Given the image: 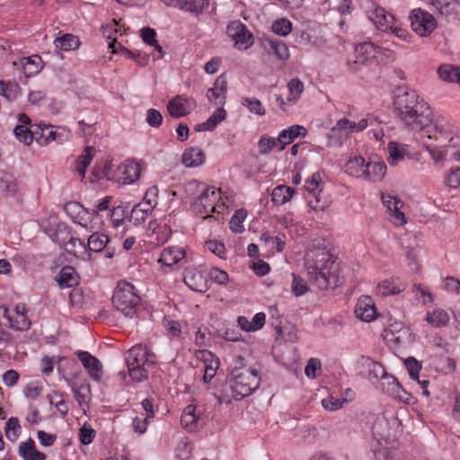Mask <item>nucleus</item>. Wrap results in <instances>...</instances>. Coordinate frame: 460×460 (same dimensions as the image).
Listing matches in <instances>:
<instances>
[{"mask_svg":"<svg viewBox=\"0 0 460 460\" xmlns=\"http://www.w3.org/2000/svg\"><path fill=\"white\" fill-rule=\"evenodd\" d=\"M60 247L75 257H83L87 252L86 243L74 236L65 224H59L51 236Z\"/></svg>","mask_w":460,"mask_h":460,"instance_id":"obj_6","label":"nucleus"},{"mask_svg":"<svg viewBox=\"0 0 460 460\" xmlns=\"http://www.w3.org/2000/svg\"><path fill=\"white\" fill-rule=\"evenodd\" d=\"M13 134L21 143L30 146L35 140V136L39 135V131H31L24 125H17L13 128Z\"/></svg>","mask_w":460,"mask_h":460,"instance_id":"obj_37","label":"nucleus"},{"mask_svg":"<svg viewBox=\"0 0 460 460\" xmlns=\"http://www.w3.org/2000/svg\"><path fill=\"white\" fill-rule=\"evenodd\" d=\"M412 293L415 295V298L421 301L424 305L432 303L434 300L431 292L421 284H414L412 287Z\"/></svg>","mask_w":460,"mask_h":460,"instance_id":"obj_47","label":"nucleus"},{"mask_svg":"<svg viewBox=\"0 0 460 460\" xmlns=\"http://www.w3.org/2000/svg\"><path fill=\"white\" fill-rule=\"evenodd\" d=\"M55 44L57 48L64 51H69L79 48L80 40L77 36L66 33L65 35L57 38L55 40Z\"/></svg>","mask_w":460,"mask_h":460,"instance_id":"obj_34","label":"nucleus"},{"mask_svg":"<svg viewBox=\"0 0 460 460\" xmlns=\"http://www.w3.org/2000/svg\"><path fill=\"white\" fill-rule=\"evenodd\" d=\"M219 199V192L214 187H204V190L200 193L196 201V205L202 207L200 213L208 215L216 211L215 204Z\"/></svg>","mask_w":460,"mask_h":460,"instance_id":"obj_16","label":"nucleus"},{"mask_svg":"<svg viewBox=\"0 0 460 460\" xmlns=\"http://www.w3.org/2000/svg\"><path fill=\"white\" fill-rule=\"evenodd\" d=\"M128 212L123 206H118L111 211V221L114 226H119L127 217Z\"/></svg>","mask_w":460,"mask_h":460,"instance_id":"obj_56","label":"nucleus"},{"mask_svg":"<svg viewBox=\"0 0 460 460\" xmlns=\"http://www.w3.org/2000/svg\"><path fill=\"white\" fill-rule=\"evenodd\" d=\"M327 137L328 146H341L346 138V134H344L341 130H335V128L332 127L327 134Z\"/></svg>","mask_w":460,"mask_h":460,"instance_id":"obj_53","label":"nucleus"},{"mask_svg":"<svg viewBox=\"0 0 460 460\" xmlns=\"http://www.w3.org/2000/svg\"><path fill=\"white\" fill-rule=\"evenodd\" d=\"M21 87L16 82L0 81V95L6 98L8 101H13L20 94Z\"/></svg>","mask_w":460,"mask_h":460,"instance_id":"obj_36","label":"nucleus"},{"mask_svg":"<svg viewBox=\"0 0 460 460\" xmlns=\"http://www.w3.org/2000/svg\"><path fill=\"white\" fill-rule=\"evenodd\" d=\"M358 369L360 376L367 378L372 383H376L386 376L384 366L370 357L362 356L358 361Z\"/></svg>","mask_w":460,"mask_h":460,"instance_id":"obj_10","label":"nucleus"},{"mask_svg":"<svg viewBox=\"0 0 460 460\" xmlns=\"http://www.w3.org/2000/svg\"><path fill=\"white\" fill-rule=\"evenodd\" d=\"M446 184L453 189L460 187V167L451 168L446 177Z\"/></svg>","mask_w":460,"mask_h":460,"instance_id":"obj_58","label":"nucleus"},{"mask_svg":"<svg viewBox=\"0 0 460 460\" xmlns=\"http://www.w3.org/2000/svg\"><path fill=\"white\" fill-rule=\"evenodd\" d=\"M199 420V417L196 413V406L193 404L187 405L183 412L181 416V424L184 429H189L190 431L193 430L196 428V423Z\"/></svg>","mask_w":460,"mask_h":460,"instance_id":"obj_32","label":"nucleus"},{"mask_svg":"<svg viewBox=\"0 0 460 460\" xmlns=\"http://www.w3.org/2000/svg\"><path fill=\"white\" fill-rule=\"evenodd\" d=\"M354 313L357 318L368 323L376 318V310L372 299L365 296L358 299Z\"/></svg>","mask_w":460,"mask_h":460,"instance_id":"obj_17","label":"nucleus"},{"mask_svg":"<svg viewBox=\"0 0 460 460\" xmlns=\"http://www.w3.org/2000/svg\"><path fill=\"white\" fill-rule=\"evenodd\" d=\"M366 161L362 156L349 159L345 164V172L356 178L364 179Z\"/></svg>","mask_w":460,"mask_h":460,"instance_id":"obj_29","label":"nucleus"},{"mask_svg":"<svg viewBox=\"0 0 460 460\" xmlns=\"http://www.w3.org/2000/svg\"><path fill=\"white\" fill-rule=\"evenodd\" d=\"M347 402L346 399H339L333 396H329L322 400V405L325 410L336 411L342 407L343 403Z\"/></svg>","mask_w":460,"mask_h":460,"instance_id":"obj_59","label":"nucleus"},{"mask_svg":"<svg viewBox=\"0 0 460 460\" xmlns=\"http://www.w3.org/2000/svg\"><path fill=\"white\" fill-rule=\"evenodd\" d=\"M116 46H118V48L120 49L121 51L124 52L128 58L136 60L139 66H145L148 64L149 56L147 54L142 53L140 51L135 52L133 50H128L122 47L121 44L118 43L116 40L109 44V47L112 49L113 53L118 51Z\"/></svg>","mask_w":460,"mask_h":460,"instance_id":"obj_30","label":"nucleus"},{"mask_svg":"<svg viewBox=\"0 0 460 460\" xmlns=\"http://www.w3.org/2000/svg\"><path fill=\"white\" fill-rule=\"evenodd\" d=\"M163 121L161 112L155 109H149L146 111V122L152 128H158Z\"/></svg>","mask_w":460,"mask_h":460,"instance_id":"obj_60","label":"nucleus"},{"mask_svg":"<svg viewBox=\"0 0 460 460\" xmlns=\"http://www.w3.org/2000/svg\"><path fill=\"white\" fill-rule=\"evenodd\" d=\"M246 217V211L243 209H238L234 212L230 219L229 225L230 229L234 233H242L243 231V222Z\"/></svg>","mask_w":460,"mask_h":460,"instance_id":"obj_50","label":"nucleus"},{"mask_svg":"<svg viewBox=\"0 0 460 460\" xmlns=\"http://www.w3.org/2000/svg\"><path fill=\"white\" fill-rule=\"evenodd\" d=\"M185 258V251L181 247H168L163 250L159 262L170 267Z\"/></svg>","mask_w":460,"mask_h":460,"instance_id":"obj_26","label":"nucleus"},{"mask_svg":"<svg viewBox=\"0 0 460 460\" xmlns=\"http://www.w3.org/2000/svg\"><path fill=\"white\" fill-rule=\"evenodd\" d=\"M292 29V23L286 18L276 20L271 26L272 31L279 35L285 37L288 35Z\"/></svg>","mask_w":460,"mask_h":460,"instance_id":"obj_49","label":"nucleus"},{"mask_svg":"<svg viewBox=\"0 0 460 460\" xmlns=\"http://www.w3.org/2000/svg\"><path fill=\"white\" fill-rule=\"evenodd\" d=\"M289 96L288 102L291 105L296 103L301 94L304 92V84L299 78H293L288 84Z\"/></svg>","mask_w":460,"mask_h":460,"instance_id":"obj_38","label":"nucleus"},{"mask_svg":"<svg viewBox=\"0 0 460 460\" xmlns=\"http://www.w3.org/2000/svg\"><path fill=\"white\" fill-rule=\"evenodd\" d=\"M321 182L322 176L320 172H314L311 178L305 181V189L314 195L317 202L319 201L318 194L321 192V190H319Z\"/></svg>","mask_w":460,"mask_h":460,"instance_id":"obj_48","label":"nucleus"},{"mask_svg":"<svg viewBox=\"0 0 460 460\" xmlns=\"http://www.w3.org/2000/svg\"><path fill=\"white\" fill-rule=\"evenodd\" d=\"M226 117V111H225V109L223 107H220L218 108L208 119V123L211 128V130H213L217 125L221 122L222 120H224Z\"/></svg>","mask_w":460,"mask_h":460,"instance_id":"obj_61","label":"nucleus"},{"mask_svg":"<svg viewBox=\"0 0 460 460\" xmlns=\"http://www.w3.org/2000/svg\"><path fill=\"white\" fill-rule=\"evenodd\" d=\"M125 361L130 378L134 382H143L148 378L147 368L155 366V356L146 346L137 344L128 350Z\"/></svg>","mask_w":460,"mask_h":460,"instance_id":"obj_4","label":"nucleus"},{"mask_svg":"<svg viewBox=\"0 0 460 460\" xmlns=\"http://www.w3.org/2000/svg\"><path fill=\"white\" fill-rule=\"evenodd\" d=\"M75 354L84 367L88 371L90 376L95 381H100L102 375V365L101 361L88 351L78 350Z\"/></svg>","mask_w":460,"mask_h":460,"instance_id":"obj_14","label":"nucleus"},{"mask_svg":"<svg viewBox=\"0 0 460 460\" xmlns=\"http://www.w3.org/2000/svg\"><path fill=\"white\" fill-rule=\"evenodd\" d=\"M305 268L309 281L321 290L336 288L342 284L340 266L325 247H314L305 256Z\"/></svg>","mask_w":460,"mask_h":460,"instance_id":"obj_1","label":"nucleus"},{"mask_svg":"<svg viewBox=\"0 0 460 460\" xmlns=\"http://www.w3.org/2000/svg\"><path fill=\"white\" fill-rule=\"evenodd\" d=\"M18 454L22 460H46L45 453L36 449L35 442L32 438L21 442L18 447Z\"/></svg>","mask_w":460,"mask_h":460,"instance_id":"obj_21","label":"nucleus"},{"mask_svg":"<svg viewBox=\"0 0 460 460\" xmlns=\"http://www.w3.org/2000/svg\"><path fill=\"white\" fill-rule=\"evenodd\" d=\"M20 429L21 426L18 418L11 417L5 423L4 432L6 438L14 442L19 437Z\"/></svg>","mask_w":460,"mask_h":460,"instance_id":"obj_45","label":"nucleus"},{"mask_svg":"<svg viewBox=\"0 0 460 460\" xmlns=\"http://www.w3.org/2000/svg\"><path fill=\"white\" fill-rule=\"evenodd\" d=\"M382 379L385 380L387 384V387L383 388L385 393L392 396H396L402 401L407 399L406 397L409 396V394L394 376L388 375L386 372V376Z\"/></svg>","mask_w":460,"mask_h":460,"instance_id":"obj_28","label":"nucleus"},{"mask_svg":"<svg viewBox=\"0 0 460 460\" xmlns=\"http://www.w3.org/2000/svg\"><path fill=\"white\" fill-rule=\"evenodd\" d=\"M31 325V322L26 315H20L13 317L9 327L15 331L23 332L29 330Z\"/></svg>","mask_w":460,"mask_h":460,"instance_id":"obj_55","label":"nucleus"},{"mask_svg":"<svg viewBox=\"0 0 460 460\" xmlns=\"http://www.w3.org/2000/svg\"><path fill=\"white\" fill-rule=\"evenodd\" d=\"M226 34L238 49H247L253 44V36L240 21H232L226 27Z\"/></svg>","mask_w":460,"mask_h":460,"instance_id":"obj_9","label":"nucleus"},{"mask_svg":"<svg viewBox=\"0 0 460 460\" xmlns=\"http://www.w3.org/2000/svg\"><path fill=\"white\" fill-rule=\"evenodd\" d=\"M378 295L388 296L400 294L404 290V287L398 279H388L380 282L376 288Z\"/></svg>","mask_w":460,"mask_h":460,"instance_id":"obj_27","label":"nucleus"},{"mask_svg":"<svg viewBox=\"0 0 460 460\" xmlns=\"http://www.w3.org/2000/svg\"><path fill=\"white\" fill-rule=\"evenodd\" d=\"M431 4L448 21H460L459 0H430Z\"/></svg>","mask_w":460,"mask_h":460,"instance_id":"obj_15","label":"nucleus"},{"mask_svg":"<svg viewBox=\"0 0 460 460\" xmlns=\"http://www.w3.org/2000/svg\"><path fill=\"white\" fill-rule=\"evenodd\" d=\"M184 283L193 291L204 293L210 288L207 274L195 267H189L184 271Z\"/></svg>","mask_w":460,"mask_h":460,"instance_id":"obj_11","label":"nucleus"},{"mask_svg":"<svg viewBox=\"0 0 460 460\" xmlns=\"http://www.w3.org/2000/svg\"><path fill=\"white\" fill-rule=\"evenodd\" d=\"M294 193L295 190L291 187L279 185L272 190L271 200L275 205L280 206L288 202L293 197Z\"/></svg>","mask_w":460,"mask_h":460,"instance_id":"obj_31","label":"nucleus"},{"mask_svg":"<svg viewBox=\"0 0 460 460\" xmlns=\"http://www.w3.org/2000/svg\"><path fill=\"white\" fill-rule=\"evenodd\" d=\"M37 127L40 130V133L39 132V135L35 136V140L38 144L45 146L56 139L57 132L53 129L52 126L39 124Z\"/></svg>","mask_w":460,"mask_h":460,"instance_id":"obj_39","label":"nucleus"},{"mask_svg":"<svg viewBox=\"0 0 460 460\" xmlns=\"http://www.w3.org/2000/svg\"><path fill=\"white\" fill-rule=\"evenodd\" d=\"M410 19L412 30L421 37L430 34L437 28L434 16L420 8L411 11Z\"/></svg>","mask_w":460,"mask_h":460,"instance_id":"obj_8","label":"nucleus"},{"mask_svg":"<svg viewBox=\"0 0 460 460\" xmlns=\"http://www.w3.org/2000/svg\"><path fill=\"white\" fill-rule=\"evenodd\" d=\"M426 321L436 328L446 326L449 322L448 314L443 309H436L432 313H428Z\"/></svg>","mask_w":460,"mask_h":460,"instance_id":"obj_35","label":"nucleus"},{"mask_svg":"<svg viewBox=\"0 0 460 460\" xmlns=\"http://www.w3.org/2000/svg\"><path fill=\"white\" fill-rule=\"evenodd\" d=\"M370 20L375 25L383 31H391L398 37H402L403 31L394 26V18L393 14L386 12L382 7H376L369 15Z\"/></svg>","mask_w":460,"mask_h":460,"instance_id":"obj_12","label":"nucleus"},{"mask_svg":"<svg viewBox=\"0 0 460 460\" xmlns=\"http://www.w3.org/2000/svg\"><path fill=\"white\" fill-rule=\"evenodd\" d=\"M321 361L318 358H312L307 361L305 373L309 378H315L321 371Z\"/></svg>","mask_w":460,"mask_h":460,"instance_id":"obj_54","label":"nucleus"},{"mask_svg":"<svg viewBox=\"0 0 460 460\" xmlns=\"http://www.w3.org/2000/svg\"><path fill=\"white\" fill-rule=\"evenodd\" d=\"M241 104L247 108L250 112L258 116H263L266 113L262 103L255 97H243L241 100Z\"/></svg>","mask_w":460,"mask_h":460,"instance_id":"obj_44","label":"nucleus"},{"mask_svg":"<svg viewBox=\"0 0 460 460\" xmlns=\"http://www.w3.org/2000/svg\"><path fill=\"white\" fill-rule=\"evenodd\" d=\"M175 4L181 9L197 13H201L208 4V0H175Z\"/></svg>","mask_w":460,"mask_h":460,"instance_id":"obj_41","label":"nucleus"},{"mask_svg":"<svg viewBox=\"0 0 460 460\" xmlns=\"http://www.w3.org/2000/svg\"><path fill=\"white\" fill-rule=\"evenodd\" d=\"M47 397L49 399V403L58 411V412L63 418L67 415L69 407L67 402L65 401L62 394L53 392V394H48Z\"/></svg>","mask_w":460,"mask_h":460,"instance_id":"obj_42","label":"nucleus"},{"mask_svg":"<svg viewBox=\"0 0 460 460\" xmlns=\"http://www.w3.org/2000/svg\"><path fill=\"white\" fill-rule=\"evenodd\" d=\"M95 149L93 146H86L84 148V154L81 155L77 159V164L84 165V167H87L92 162L94 156Z\"/></svg>","mask_w":460,"mask_h":460,"instance_id":"obj_63","label":"nucleus"},{"mask_svg":"<svg viewBox=\"0 0 460 460\" xmlns=\"http://www.w3.org/2000/svg\"><path fill=\"white\" fill-rule=\"evenodd\" d=\"M292 277H293V281H292V286H291L292 293L296 296H301L305 295L309 290L306 281L304 279H302L300 276H298L295 273L292 274Z\"/></svg>","mask_w":460,"mask_h":460,"instance_id":"obj_51","label":"nucleus"},{"mask_svg":"<svg viewBox=\"0 0 460 460\" xmlns=\"http://www.w3.org/2000/svg\"><path fill=\"white\" fill-rule=\"evenodd\" d=\"M226 383L231 390L232 397L235 401H240L259 388L261 377L256 369L235 367L227 376Z\"/></svg>","mask_w":460,"mask_h":460,"instance_id":"obj_3","label":"nucleus"},{"mask_svg":"<svg viewBox=\"0 0 460 460\" xmlns=\"http://www.w3.org/2000/svg\"><path fill=\"white\" fill-rule=\"evenodd\" d=\"M205 161V154L199 147H189L182 154L181 162L188 168L198 167Z\"/></svg>","mask_w":460,"mask_h":460,"instance_id":"obj_25","label":"nucleus"},{"mask_svg":"<svg viewBox=\"0 0 460 460\" xmlns=\"http://www.w3.org/2000/svg\"><path fill=\"white\" fill-rule=\"evenodd\" d=\"M61 288H69L79 284V275L71 266H64L55 277Z\"/></svg>","mask_w":460,"mask_h":460,"instance_id":"obj_20","label":"nucleus"},{"mask_svg":"<svg viewBox=\"0 0 460 460\" xmlns=\"http://www.w3.org/2000/svg\"><path fill=\"white\" fill-rule=\"evenodd\" d=\"M394 112L399 119L412 129H423L431 124V111L427 102L419 101L415 90L399 86L394 98Z\"/></svg>","mask_w":460,"mask_h":460,"instance_id":"obj_2","label":"nucleus"},{"mask_svg":"<svg viewBox=\"0 0 460 460\" xmlns=\"http://www.w3.org/2000/svg\"><path fill=\"white\" fill-rule=\"evenodd\" d=\"M86 248L87 252H103L104 257L107 259L113 258L115 253V247L111 244L108 236L100 233H93L89 236Z\"/></svg>","mask_w":460,"mask_h":460,"instance_id":"obj_13","label":"nucleus"},{"mask_svg":"<svg viewBox=\"0 0 460 460\" xmlns=\"http://www.w3.org/2000/svg\"><path fill=\"white\" fill-rule=\"evenodd\" d=\"M386 164L383 161H369L366 163L364 180L373 182L381 181L386 173Z\"/></svg>","mask_w":460,"mask_h":460,"instance_id":"obj_22","label":"nucleus"},{"mask_svg":"<svg viewBox=\"0 0 460 460\" xmlns=\"http://www.w3.org/2000/svg\"><path fill=\"white\" fill-rule=\"evenodd\" d=\"M262 45L268 51L273 52L279 60H287L289 58L288 48L283 40L271 37H264Z\"/></svg>","mask_w":460,"mask_h":460,"instance_id":"obj_19","label":"nucleus"},{"mask_svg":"<svg viewBox=\"0 0 460 460\" xmlns=\"http://www.w3.org/2000/svg\"><path fill=\"white\" fill-rule=\"evenodd\" d=\"M279 141L278 138L271 137L266 134L261 136L258 142L259 153L261 155H268L274 148L279 150Z\"/></svg>","mask_w":460,"mask_h":460,"instance_id":"obj_43","label":"nucleus"},{"mask_svg":"<svg viewBox=\"0 0 460 460\" xmlns=\"http://www.w3.org/2000/svg\"><path fill=\"white\" fill-rule=\"evenodd\" d=\"M306 128L301 125H293L282 130L278 137L279 141V151H283L288 144L292 143L298 137H305Z\"/></svg>","mask_w":460,"mask_h":460,"instance_id":"obj_18","label":"nucleus"},{"mask_svg":"<svg viewBox=\"0 0 460 460\" xmlns=\"http://www.w3.org/2000/svg\"><path fill=\"white\" fill-rule=\"evenodd\" d=\"M96 432L91 426L84 425L79 429V439L83 445L91 444L93 441Z\"/></svg>","mask_w":460,"mask_h":460,"instance_id":"obj_57","label":"nucleus"},{"mask_svg":"<svg viewBox=\"0 0 460 460\" xmlns=\"http://www.w3.org/2000/svg\"><path fill=\"white\" fill-rule=\"evenodd\" d=\"M458 67L451 64H443L439 66L438 74L439 77L448 83H457Z\"/></svg>","mask_w":460,"mask_h":460,"instance_id":"obj_40","label":"nucleus"},{"mask_svg":"<svg viewBox=\"0 0 460 460\" xmlns=\"http://www.w3.org/2000/svg\"><path fill=\"white\" fill-rule=\"evenodd\" d=\"M118 171L122 175V181L125 184L135 182L141 174L140 165L133 161H128L119 165Z\"/></svg>","mask_w":460,"mask_h":460,"instance_id":"obj_23","label":"nucleus"},{"mask_svg":"<svg viewBox=\"0 0 460 460\" xmlns=\"http://www.w3.org/2000/svg\"><path fill=\"white\" fill-rule=\"evenodd\" d=\"M187 99L183 98L181 95H177L169 101L167 104V110L170 115L173 118H181L188 114L186 107L184 105V102Z\"/></svg>","mask_w":460,"mask_h":460,"instance_id":"obj_33","label":"nucleus"},{"mask_svg":"<svg viewBox=\"0 0 460 460\" xmlns=\"http://www.w3.org/2000/svg\"><path fill=\"white\" fill-rule=\"evenodd\" d=\"M140 300V296L136 293L132 284L127 281L118 283L112 296V305L117 311L121 312L127 317H133Z\"/></svg>","mask_w":460,"mask_h":460,"instance_id":"obj_5","label":"nucleus"},{"mask_svg":"<svg viewBox=\"0 0 460 460\" xmlns=\"http://www.w3.org/2000/svg\"><path fill=\"white\" fill-rule=\"evenodd\" d=\"M149 212L143 211L138 208L133 207L129 216V221H132L134 225H139L143 223L148 217Z\"/></svg>","mask_w":460,"mask_h":460,"instance_id":"obj_62","label":"nucleus"},{"mask_svg":"<svg viewBox=\"0 0 460 460\" xmlns=\"http://www.w3.org/2000/svg\"><path fill=\"white\" fill-rule=\"evenodd\" d=\"M209 276L211 279L219 285L226 284L229 279L228 274L225 270H219L217 268L212 269Z\"/></svg>","mask_w":460,"mask_h":460,"instance_id":"obj_64","label":"nucleus"},{"mask_svg":"<svg viewBox=\"0 0 460 460\" xmlns=\"http://www.w3.org/2000/svg\"><path fill=\"white\" fill-rule=\"evenodd\" d=\"M389 153L388 163L390 165L394 166L397 163L404 158L405 152L402 148H400L398 144L395 142H389L387 146Z\"/></svg>","mask_w":460,"mask_h":460,"instance_id":"obj_46","label":"nucleus"},{"mask_svg":"<svg viewBox=\"0 0 460 460\" xmlns=\"http://www.w3.org/2000/svg\"><path fill=\"white\" fill-rule=\"evenodd\" d=\"M382 200L383 203L386 206L387 209L390 211L391 216L394 217L396 220L400 221L401 225L406 222L404 214L401 211V208L403 206V203L401 199L392 195H382Z\"/></svg>","mask_w":460,"mask_h":460,"instance_id":"obj_24","label":"nucleus"},{"mask_svg":"<svg viewBox=\"0 0 460 460\" xmlns=\"http://www.w3.org/2000/svg\"><path fill=\"white\" fill-rule=\"evenodd\" d=\"M382 55L394 59V53L390 49L376 46L369 41H364L355 47L353 64L369 65Z\"/></svg>","mask_w":460,"mask_h":460,"instance_id":"obj_7","label":"nucleus"},{"mask_svg":"<svg viewBox=\"0 0 460 460\" xmlns=\"http://www.w3.org/2000/svg\"><path fill=\"white\" fill-rule=\"evenodd\" d=\"M404 365L406 367L410 377L412 380H418L419 373L422 367L421 363L419 362L415 358L409 357L404 360Z\"/></svg>","mask_w":460,"mask_h":460,"instance_id":"obj_52","label":"nucleus"}]
</instances>
